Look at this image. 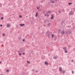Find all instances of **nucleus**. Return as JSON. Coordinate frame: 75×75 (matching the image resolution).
<instances>
[{
  "label": "nucleus",
  "mask_w": 75,
  "mask_h": 75,
  "mask_svg": "<svg viewBox=\"0 0 75 75\" xmlns=\"http://www.w3.org/2000/svg\"><path fill=\"white\" fill-rule=\"evenodd\" d=\"M72 4V3H69V5H71V4Z\"/></svg>",
  "instance_id": "20"
},
{
  "label": "nucleus",
  "mask_w": 75,
  "mask_h": 75,
  "mask_svg": "<svg viewBox=\"0 0 75 75\" xmlns=\"http://www.w3.org/2000/svg\"><path fill=\"white\" fill-rule=\"evenodd\" d=\"M62 25H64L65 24V23H64V22H63V21H62Z\"/></svg>",
  "instance_id": "11"
},
{
  "label": "nucleus",
  "mask_w": 75,
  "mask_h": 75,
  "mask_svg": "<svg viewBox=\"0 0 75 75\" xmlns=\"http://www.w3.org/2000/svg\"><path fill=\"white\" fill-rule=\"evenodd\" d=\"M1 62H2L1 61V62H0V64H1Z\"/></svg>",
  "instance_id": "42"
},
{
  "label": "nucleus",
  "mask_w": 75,
  "mask_h": 75,
  "mask_svg": "<svg viewBox=\"0 0 75 75\" xmlns=\"http://www.w3.org/2000/svg\"><path fill=\"white\" fill-rule=\"evenodd\" d=\"M64 52L65 53H67L68 52L67 51V50H64Z\"/></svg>",
  "instance_id": "13"
},
{
  "label": "nucleus",
  "mask_w": 75,
  "mask_h": 75,
  "mask_svg": "<svg viewBox=\"0 0 75 75\" xmlns=\"http://www.w3.org/2000/svg\"><path fill=\"white\" fill-rule=\"evenodd\" d=\"M68 33L69 34H71V32H69V31H68Z\"/></svg>",
  "instance_id": "17"
},
{
  "label": "nucleus",
  "mask_w": 75,
  "mask_h": 75,
  "mask_svg": "<svg viewBox=\"0 0 75 75\" xmlns=\"http://www.w3.org/2000/svg\"><path fill=\"white\" fill-rule=\"evenodd\" d=\"M51 19L52 20V19H53V18H54V16H53V14H52L51 15Z\"/></svg>",
  "instance_id": "7"
},
{
  "label": "nucleus",
  "mask_w": 75,
  "mask_h": 75,
  "mask_svg": "<svg viewBox=\"0 0 75 75\" xmlns=\"http://www.w3.org/2000/svg\"><path fill=\"white\" fill-rule=\"evenodd\" d=\"M25 41V39H23V41Z\"/></svg>",
  "instance_id": "35"
},
{
  "label": "nucleus",
  "mask_w": 75,
  "mask_h": 75,
  "mask_svg": "<svg viewBox=\"0 0 75 75\" xmlns=\"http://www.w3.org/2000/svg\"><path fill=\"white\" fill-rule=\"evenodd\" d=\"M0 26H1V27H3V25H0Z\"/></svg>",
  "instance_id": "30"
},
{
  "label": "nucleus",
  "mask_w": 75,
  "mask_h": 75,
  "mask_svg": "<svg viewBox=\"0 0 75 75\" xmlns=\"http://www.w3.org/2000/svg\"><path fill=\"white\" fill-rule=\"evenodd\" d=\"M61 33L62 34H65V31L63 30L61 32Z\"/></svg>",
  "instance_id": "6"
},
{
  "label": "nucleus",
  "mask_w": 75,
  "mask_h": 75,
  "mask_svg": "<svg viewBox=\"0 0 75 75\" xmlns=\"http://www.w3.org/2000/svg\"><path fill=\"white\" fill-rule=\"evenodd\" d=\"M39 8H40V7H39Z\"/></svg>",
  "instance_id": "58"
},
{
  "label": "nucleus",
  "mask_w": 75,
  "mask_h": 75,
  "mask_svg": "<svg viewBox=\"0 0 75 75\" xmlns=\"http://www.w3.org/2000/svg\"><path fill=\"white\" fill-rule=\"evenodd\" d=\"M23 75H25V72H23Z\"/></svg>",
  "instance_id": "19"
},
{
  "label": "nucleus",
  "mask_w": 75,
  "mask_h": 75,
  "mask_svg": "<svg viewBox=\"0 0 75 75\" xmlns=\"http://www.w3.org/2000/svg\"><path fill=\"white\" fill-rule=\"evenodd\" d=\"M51 13V11H48V12L46 13V14H48V13Z\"/></svg>",
  "instance_id": "15"
},
{
  "label": "nucleus",
  "mask_w": 75,
  "mask_h": 75,
  "mask_svg": "<svg viewBox=\"0 0 75 75\" xmlns=\"http://www.w3.org/2000/svg\"><path fill=\"white\" fill-rule=\"evenodd\" d=\"M50 32L48 31L47 32V35H48V37L50 36Z\"/></svg>",
  "instance_id": "4"
},
{
  "label": "nucleus",
  "mask_w": 75,
  "mask_h": 75,
  "mask_svg": "<svg viewBox=\"0 0 75 75\" xmlns=\"http://www.w3.org/2000/svg\"><path fill=\"white\" fill-rule=\"evenodd\" d=\"M74 10H75V8H74Z\"/></svg>",
  "instance_id": "55"
},
{
  "label": "nucleus",
  "mask_w": 75,
  "mask_h": 75,
  "mask_svg": "<svg viewBox=\"0 0 75 75\" xmlns=\"http://www.w3.org/2000/svg\"><path fill=\"white\" fill-rule=\"evenodd\" d=\"M20 26H22V27H23V25H25V24H20Z\"/></svg>",
  "instance_id": "10"
},
{
  "label": "nucleus",
  "mask_w": 75,
  "mask_h": 75,
  "mask_svg": "<svg viewBox=\"0 0 75 75\" xmlns=\"http://www.w3.org/2000/svg\"><path fill=\"white\" fill-rule=\"evenodd\" d=\"M45 63L46 64V65H48V62H45Z\"/></svg>",
  "instance_id": "14"
},
{
  "label": "nucleus",
  "mask_w": 75,
  "mask_h": 75,
  "mask_svg": "<svg viewBox=\"0 0 75 75\" xmlns=\"http://www.w3.org/2000/svg\"><path fill=\"white\" fill-rule=\"evenodd\" d=\"M59 71L60 72H62V67H60L59 68Z\"/></svg>",
  "instance_id": "3"
},
{
  "label": "nucleus",
  "mask_w": 75,
  "mask_h": 75,
  "mask_svg": "<svg viewBox=\"0 0 75 75\" xmlns=\"http://www.w3.org/2000/svg\"><path fill=\"white\" fill-rule=\"evenodd\" d=\"M50 2L51 3H55L54 1H52V0H50Z\"/></svg>",
  "instance_id": "5"
},
{
  "label": "nucleus",
  "mask_w": 75,
  "mask_h": 75,
  "mask_svg": "<svg viewBox=\"0 0 75 75\" xmlns=\"http://www.w3.org/2000/svg\"><path fill=\"white\" fill-rule=\"evenodd\" d=\"M44 15L45 17H46V16H47V15H46V14H45Z\"/></svg>",
  "instance_id": "27"
},
{
  "label": "nucleus",
  "mask_w": 75,
  "mask_h": 75,
  "mask_svg": "<svg viewBox=\"0 0 75 75\" xmlns=\"http://www.w3.org/2000/svg\"><path fill=\"white\" fill-rule=\"evenodd\" d=\"M19 17H21H21H22V16H19Z\"/></svg>",
  "instance_id": "26"
},
{
  "label": "nucleus",
  "mask_w": 75,
  "mask_h": 75,
  "mask_svg": "<svg viewBox=\"0 0 75 75\" xmlns=\"http://www.w3.org/2000/svg\"><path fill=\"white\" fill-rule=\"evenodd\" d=\"M62 72H63V73H65V71H64V70L63 71H62Z\"/></svg>",
  "instance_id": "29"
},
{
  "label": "nucleus",
  "mask_w": 75,
  "mask_h": 75,
  "mask_svg": "<svg viewBox=\"0 0 75 75\" xmlns=\"http://www.w3.org/2000/svg\"><path fill=\"white\" fill-rule=\"evenodd\" d=\"M4 18H1V20H3V19Z\"/></svg>",
  "instance_id": "33"
},
{
  "label": "nucleus",
  "mask_w": 75,
  "mask_h": 75,
  "mask_svg": "<svg viewBox=\"0 0 75 75\" xmlns=\"http://www.w3.org/2000/svg\"><path fill=\"white\" fill-rule=\"evenodd\" d=\"M27 63H28V64H30V62H28V61L27 62Z\"/></svg>",
  "instance_id": "21"
},
{
  "label": "nucleus",
  "mask_w": 75,
  "mask_h": 75,
  "mask_svg": "<svg viewBox=\"0 0 75 75\" xmlns=\"http://www.w3.org/2000/svg\"><path fill=\"white\" fill-rule=\"evenodd\" d=\"M69 15H74V13L72 11H71L69 13Z\"/></svg>",
  "instance_id": "2"
},
{
  "label": "nucleus",
  "mask_w": 75,
  "mask_h": 75,
  "mask_svg": "<svg viewBox=\"0 0 75 75\" xmlns=\"http://www.w3.org/2000/svg\"><path fill=\"white\" fill-rule=\"evenodd\" d=\"M43 13H45V12H43Z\"/></svg>",
  "instance_id": "51"
},
{
  "label": "nucleus",
  "mask_w": 75,
  "mask_h": 75,
  "mask_svg": "<svg viewBox=\"0 0 75 75\" xmlns=\"http://www.w3.org/2000/svg\"><path fill=\"white\" fill-rule=\"evenodd\" d=\"M37 72H38V71H36V73H37Z\"/></svg>",
  "instance_id": "34"
},
{
  "label": "nucleus",
  "mask_w": 75,
  "mask_h": 75,
  "mask_svg": "<svg viewBox=\"0 0 75 75\" xmlns=\"http://www.w3.org/2000/svg\"><path fill=\"white\" fill-rule=\"evenodd\" d=\"M54 59H57V57H54Z\"/></svg>",
  "instance_id": "23"
},
{
  "label": "nucleus",
  "mask_w": 75,
  "mask_h": 75,
  "mask_svg": "<svg viewBox=\"0 0 75 75\" xmlns=\"http://www.w3.org/2000/svg\"><path fill=\"white\" fill-rule=\"evenodd\" d=\"M31 35H32V36H33V34H31Z\"/></svg>",
  "instance_id": "49"
},
{
  "label": "nucleus",
  "mask_w": 75,
  "mask_h": 75,
  "mask_svg": "<svg viewBox=\"0 0 75 75\" xmlns=\"http://www.w3.org/2000/svg\"><path fill=\"white\" fill-rule=\"evenodd\" d=\"M26 17H27V16H26Z\"/></svg>",
  "instance_id": "56"
},
{
  "label": "nucleus",
  "mask_w": 75,
  "mask_h": 75,
  "mask_svg": "<svg viewBox=\"0 0 75 75\" xmlns=\"http://www.w3.org/2000/svg\"><path fill=\"white\" fill-rule=\"evenodd\" d=\"M42 33H43V34H44V32H43Z\"/></svg>",
  "instance_id": "46"
},
{
  "label": "nucleus",
  "mask_w": 75,
  "mask_h": 75,
  "mask_svg": "<svg viewBox=\"0 0 75 75\" xmlns=\"http://www.w3.org/2000/svg\"><path fill=\"white\" fill-rule=\"evenodd\" d=\"M63 50H67V47H64L63 48Z\"/></svg>",
  "instance_id": "9"
},
{
  "label": "nucleus",
  "mask_w": 75,
  "mask_h": 75,
  "mask_svg": "<svg viewBox=\"0 0 75 75\" xmlns=\"http://www.w3.org/2000/svg\"><path fill=\"white\" fill-rule=\"evenodd\" d=\"M3 35H4V36H5V34H2Z\"/></svg>",
  "instance_id": "25"
},
{
  "label": "nucleus",
  "mask_w": 75,
  "mask_h": 75,
  "mask_svg": "<svg viewBox=\"0 0 75 75\" xmlns=\"http://www.w3.org/2000/svg\"><path fill=\"white\" fill-rule=\"evenodd\" d=\"M48 55H49V56H50V54H48Z\"/></svg>",
  "instance_id": "50"
},
{
  "label": "nucleus",
  "mask_w": 75,
  "mask_h": 75,
  "mask_svg": "<svg viewBox=\"0 0 75 75\" xmlns=\"http://www.w3.org/2000/svg\"><path fill=\"white\" fill-rule=\"evenodd\" d=\"M72 74H74V71H72Z\"/></svg>",
  "instance_id": "36"
},
{
  "label": "nucleus",
  "mask_w": 75,
  "mask_h": 75,
  "mask_svg": "<svg viewBox=\"0 0 75 75\" xmlns=\"http://www.w3.org/2000/svg\"><path fill=\"white\" fill-rule=\"evenodd\" d=\"M45 23H46V22L45 21Z\"/></svg>",
  "instance_id": "48"
},
{
  "label": "nucleus",
  "mask_w": 75,
  "mask_h": 75,
  "mask_svg": "<svg viewBox=\"0 0 75 75\" xmlns=\"http://www.w3.org/2000/svg\"><path fill=\"white\" fill-rule=\"evenodd\" d=\"M2 6V4H0V6L1 7Z\"/></svg>",
  "instance_id": "22"
},
{
  "label": "nucleus",
  "mask_w": 75,
  "mask_h": 75,
  "mask_svg": "<svg viewBox=\"0 0 75 75\" xmlns=\"http://www.w3.org/2000/svg\"><path fill=\"white\" fill-rule=\"evenodd\" d=\"M10 24H7V27L10 28Z\"/></svg>",
  "instance_id": "8"
},
{
  "label": "nucleus",
  "mask_w": 75,
  "mask_h": 75,
  "mask_svg": "<svg viewBox=\"0 0 75 75\" xmlns=\"http://www.w3.org/2000/svg\"><path fill=\"white\" fill-rule=\"evenodd\" d=\"M6 71L8 72V70H7Z\"/></svg>",
  "instance_id": "32"
},
{
  "label": "nucleus",
  "mask_w": 75,
  "mask_h": 75,
  "mask_svg": "<svg viewBox=\"0 0 75 75\" xmlns=\"http://www.w3.org/2000/svg\"><path fill=\"white\" fill-rule=\"evenodd\" d=\"M54 1H57V0H54Z\"/></svg>",
  "instance_id": "43"
},
{
  "label": "nucleus",
  "mask_w": 75,
  "mask_h": 75,
  "mask_svg": "<svg viewBox=\"0 0 75 75\" xmlns=\"http://www.w3.org/2000/svg\"><path fill=\"white\" fill-rule=\"evenodd\" d=\"M12 15L13 16V15H14V14H12Z\"/></svg>",
  "instance_id": "52"
},
{
  "label": "nucleus",
  "mask_w": 75,
  "mask_h": 75,
  "mask_svg": "<svg viewBox=\"0 0 75 75\" xmlns=\"http://www.w3.org/2000/svg\"><path fill=\"white\" fill-rule=\"evenodd\" d=\"M73 60H72L71 61H72V62H73Z\"/></svg>",
  "instance_id": "45"
},
{
  "label": "nucleus",
  "mask_w": 75,
  "mask_h": 75,
  "mask_svg": "<svg viewBox=\"0 0 75 75\" xmlns=\"http://www.w3.org/2000/svg\"><path fill=\"white\" fill-rule=\"evenodd\" d=\"M18 53H19V55L20 56H21V55L22 54L21 53H20V51H18Z\"/></svg>",
  "instance_id": "12"
},
{
  "label": "nucleus",
  "mask_w": 75,
  "mask_h": 75,
  "mask_svg": "<svg viewBox=\"0 0 75 75\" xmlns=\"http://www.w3.org/2000/svg\"><path fill=\"white\" fill-rule=\"evenodd\" d=\"M44 26H45V25H44Z\"/></svg>",
  "instance_id": "57"
},
{
  "label": "nucleus",
  "mask_w": 75,
  "mask_h": 75,
  "mask_svg": "<svg viewBox=\"0 0 75 75\" xmlns=\"http://www.w3.org/2000/svg\"><path fill=\"white\" fill-rule=\"evenodd\" d=\"M47 17H49V15L47 14Z\"/></svg>",
  "instance_id": "28"
},
{
  "label": "nucleus",
  "mask_w": 75,
  "mask_h": 75,
  "mask_svg": "<svg viewBox=\"0 0 75 75\" xmlns=\"http://www.w3.org/2000/svg\"><path fill=\"white\" fill-rule=\"evenodd\" d=\"M38 16V13H37L35 15V16L36 17H37V16Z\"/></svg>",
  "instance_id": "16"
},
{
  "label": "nucleus",
  "mask_w": 75,
  "mask_h": 75,
  "mask_svg": "<svg viewBox=\"0 0 75 75\" xmlns=\"http://www.w3.org/2000/svg\"><path fill=\"white\" fill-rule=\"evenodd\" d=\"M37 9L38 10V9H39V8H38V6H37Z\"/></svg>",
  "instance_id": "24"
},
{
  "label": "nucleus",
  "mask_w": 75,
  "mask_h": 75,
  "mask_svg": "<svg viewBox=\"0 0 75 75\" xmlns=\"http://www.w3.org/2000/svg\"><path fill=\"white\" fill-rule=\"evenodd\" d=\"M1 75H4L3 74H1Z\"/></svg>",
  "instance_id": "44"
},
{
  "label": "nucleus",
  "mask_w": 75,
  "mask_h": 75,
  "mask_svg": "<svg viewBox=\"0 0 75 75\" xmlns=\"http://www.w3.org/2000/svg\"><path fill=\"white\" fill-rule=\"evenodd\" d=\"M18 38L19 40H21V37H19Z\"/></svg>",
  "instance_id": "18"
},
{
  "label": "nucleus",
  "mask_w": 75,
  "mask_h": 75,
  "mask_svg": "<svg viewBox=\"0 0 75 75\" xmlns=\"http://www.w3.org/2000/svg\"><path fill=\"white\" fill-rule=\"evenodd\" d=\"M54 35H52V37H54Z\"/></svg>",
  "instance_id": "37"
},
{
  "label": "nucleus",
  "mask_w": 75,
  "mask_h": 75,
  "mask_svg": "<svg viewBox=\"0 0 75 75\" xmlns=\"http://www.w3.org/2000/svg\"><path fill=\"white\" fill-rule=\"evenodd\" d=\"M20 51L21 53H23L24 52V48H22L20 50Z\"/></svg>",
  "instance_id": "1"
},
{
  "label": "nucleus",
  "mask_w": 75,
  "mask_h": 75,
  "mask_svg": "<svg viewBox=\"0 0 75 75\" xmlns=\"http://www.w3.org/2000/svg\"><path fill=\"white\" fill-rule=\"evenodd\" d=\"M33 2H34V3H35V1H34Z\"/></svg>",
  "instance_id": "54"
},
{
  "label": "nucleus",
  "mask_w": 75,
  "mask_h": 75,
  "mask_svg": "<svg viewBox=\"0 0 75 75\" xmlns=\"http://www.w3.org/2000/svg\"><path fill=\"white\" fill-rule=\"evenodd\" d=\"M48 25H49V26H50V23L48 24Z\"/></svg>",
  "instance_id": "41"
},
{
  "label": "nucleus",
  "mask_w": 75,
  "mask_h": 75,
  "mask_svg": "<svg viewBox=\"0 0 75 75\" xmlns=\"http://www.w3.org/2000/svg\"><path fill=\"white\" fill-rule=\"evenodd\" d=\"M59 13H61V11H59Z\"/></svg>",
  "instance_id": "31"
},
{
  "label": "nucleus",
  "mask_w": 75,
  "mask_h": 75,
  "mask_svg": "<svg viewBox=\"0 0 75 75\" xmlns=\"http://www.w3.org/2000/svg\"><path fill=\"white\" fill-rule=\"evenodd\" d=\"M33 40H34L33 39Z\"/></svg>",
  "instance_id": "59"
},
{
  "label": "nucleus",
  "mask_w": 75,
  "mask_h": 75,
  "mask_svg": "<svg viewBox=\"0 0 75 75\" xmlns=\"http://www.w3.org/2000/svg\"><path fill=\"white\" fill-rule=\"evenodd\" d=\"M33 71H34V69H33Z\"/></svg>",
  "instance_id": "47"
},
{
  "label": "nucleus",
  "mask_w": 75,
  "mask_h": 75,
  "mask_svg": "<svg viewBox=\"0 0 75 75\" xmlns=\"http://www.w3.org/2000/svg\"><path fill=\"white\" fill-rule=\"evenodd\" d=\"M66 34H68V33L67 31L66 32Z\"/></svg>",
  "instance_id": "40"
},
{
  "label": "nucleus",
  "mask_w": 75,
  "mask_h": 75,
  "mask_svg": "<svg viewBox=\"0 0 75 75\" xmlns=\"http://www.w3.org/2000/svg\"><path fill=\"white\" fill-rule=\"evenodd\" d=\"M41 2L42 3H43V1H41Z\"/></svg>",
  "instance_id": "39"
},
{
  "label": "nucleus",
  "mask_w": 75,
  "mask_h": 75,
  "mask_svg": "<svg viewBox=\"0 0 75 75\" xmlns=\"http://www.w3.org/2000/svg\"><path fill=\"white\" fill-rule=\"evenodd\" d=\"M23 55H24V54H25V53H24L23 54Z\"/></svg>",
  "instance_id": "38"
},
{
  "label": "nucleus",
  "mask_w": 75,
  "mask_h": 75,
  "mask_svg": "<svg viewBox=\"0 0 75 75\" xmlns=\"http://www.w3.org/2000/svg\"><path fill=\"white\" fill-rule=\"evenodd\" d=\"M33 0V1H35V0Z\"/></svg>",
  "instance_id": "53"
}]
</instances>
